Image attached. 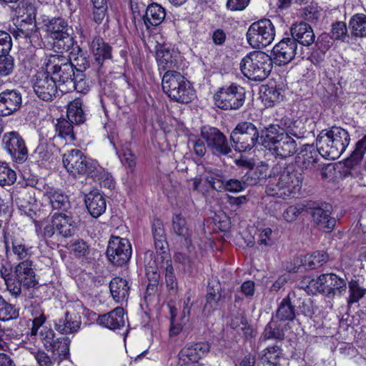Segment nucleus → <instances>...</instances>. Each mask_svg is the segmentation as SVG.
<instances>
[{
  "label": "nucleus",
  "instance_id": "1",
  "mask_svg": "<svg viewBox=\"0 0 366 366\" xmlns=\"http://www.w3.org/2000/svg\"><path fill=\"white\" fill-rule=\"evenodd\" d=\"M272 179L266 187L268 196L286 199L298 192L302 187L304 175L293 164L274 165L270 172Z\"/></svg>",
  "mask_w": 366,
  "mask_h": 366
},
{
  "label": "nucleus",
  "instance_id": "2",
  "mask_svg": "<svg viewBox=\"0 0 366 366\" xmlns=\"http://www.w3.org/2000/svg\"><path fill=\"white\" fill-rule=\"evenodd\" d=\"M350 142V135L347 130L337 126L322 129L316 138V144L322 152V157L328 159L339 158Z\"/></svg>",
  "mask_w": 366,
  "mask_h": 366
},
{
  "label": "nucleus",
  "instance_id": "3",
  "mask_svg": "<svg viewBox=\"0 0 366 366\" xmlns=\"http://www.w3.org/2000/svg\"><path fill=\"white\" fill-rule=\"evenodd\" d=\"M262 145L275 158L285 159L297 152V143L289 134L279 130L273 124L262 130Z\"/></svg>",
  "mask_w": 366,
  "mask_h": 366
},
{
  "label": "nucleus",
  "instance_id": "4",
  "mask_svg": "<svg viewBox=\"0 0 366 366\" xmlns=\"http://www.w3.org/2000/svg\"><path fill=\"white\" fill-rule=\"evenodd\" d=\"M162 85L164 92L174 102L188 104L195 98V91L190 81L177 71H167Z\"/></svg>",
  "mask_w": 366,
  "mask_h": 366
},
{
  "label": "nucleus",
  "instance_id": "5",
  "mask_svg": "<svg viewBox=\"0 0 366 366\" xmlns=\"http://www.w3.org/2000/svg\"><path fill=\"white\" fill-rule=\"evenodd\" d=\"M240 69L249 79L263 81L272 69V57L261 51H251L242 59Z\"/></svg>",
  "mask_w": 366,
  "mask_h": 366
},
{
  "label": "nucleus",
  "instance_id": "6",
  "mask_svg": "<svg viewBox=\"0 0 366 366\" xmlns=\"http://www.w3.org/2000/svg\"><path fill=\"white\" fill-rule=\"evenodd\" d=\"M7 290L17 297L21 293V287L25 288L35 287L38 285L33 264L28 259L19 262L14 269L13 274H7L4 277Z\"/></svg>",
  "mask_w": 366,
  "mask_h": 366
},
{
  "label": "nucleus",
  "instance_id": "7",
  "mask_svg": "<svg viewBox=\"0 0 366 366\" xmlns=\"http://www.w3.org/2000/svg\"><path fill=\"white\" fill-rule=\"evenodd\" d=\"M46 26L56 52L63 53L72 48L75 43L73 29L69 26L66 19L61 17L52 18Z\"/></svg>",
  "mask_w": 366,
  "mask_h": 366
},
{
  "label": "nucleus",
  "instance_id": "8",
  "mask_svg": "<svg viewBox=\"0 0 366 366\" xmlns=\"http://www.w3.org/2000/svg\"><path fill=\"white\" fill-rule=\"evenodd\" d=\"M46 71L59 87L67 88L75 78L74 66L71 59L64 55H50L45 62Z\"/></svg>",
  "mask_w": 366,
  "mask_h": 366
},
{
  "label": "nucleus",
  "instance_id": "9",
  "mask_svg": "<svg viewBox=\"0 0 366 366\" xmlns=\"http://www.w3.org/2000/svg\"><path fill=\"white\" fill-rule=\"evenodd\" d=\"M260 137L257 127L249 122H241L230 134L232 146L235 151H250L258 143Z\"/></svg>",
  "mask_w": 366,
  "mask_h": 366
},
{
  "label": "nucleus",
  "instance_id": "10",
  "mask_svg": "<svg viewBox=\"0 0 366 366\" xmlns=\"http://www.w3.org/2000/svg\"><path fill=\"white\" fill-rule=\"evenodd\" d=\"M244 87L236 83L225 85L214 94V104L223 110H238L246 100Z\"/></svg>",
  "mask_w": 366,
  "mask_h": 366
},
{
  "label": "nucleus",
  "instance_id": "11",
  "mask_svg": "<svg viewBox=\"0 0 366 366\" xmlns=\"http://www.w3.org/2000/svg\"><path fill=\"white\" fill-rule=\"evenodd\" d=\"M247 40L254 49L269 45L275 36V27L269 19H262L252 23L247 31Z\"/></svg>",
  "mask_w": 366,
  "mask_h": 366
},
{
  "label": "nucleus",
  "instance_id": "12",
  "mask_svg": "<svg viewBox=\"0 0 366 366\" xmlns=\"http://www.w3.org/2000/svg\"><path fill=\"white\" fill-rule=\"evenodd\" d=\"M64 167L73 176L90 174L93 176L97 169V162L88 158L79 149H71L63 155Z\"/></svg>",
  "mask_w": 366,
  "mask_h": 366
},
{
  "label": "nucleus",
  "instance_id": "13",
  "mask_svg": "<svg viewBox=\"0 0 366 366\" xmlns=\"http://www.w3.org/2000/svg\"><path fill=\"white\" fill-rule=\"evenodd\" d=\"M306 212L312 217V222L320 229L331 231L336 224V219L331 217L332 206L326 202L307 201Z\"/></svg>",
  "mask_w": 366,
  "mask_h": 366
},
{
  "label": "nucleus",
  "instance_id": "14",
  "mask_svg": "<svg viewBox=\"0 0 366 366\" xmlns=\"http://www.w3.org/2000/svg\"><path fill=\"white\" fill-rule=\"evenodd\" d=\"M309 284L328 297L341 295L347 289L345 280L333 273L322 274L317 280H311Z\"/></svg>",
  "mask_w": 366,
  "mask_h": 366
},
{
  "label": "nucleus",
  "instance_id": "15",
  "mask_svg": "<svg viewBox=\"0 0 366 366\" xmlns=\"http://www.w3.org/2000/svg\"><path fill=\"white\" fill-rule=\"evenodd\" d=\"M108 259L114 265L122 267L126 264L132 256V246L125 238L112 236L107 249Z\"/></svg>",
  "mask_w": 366,
  "mask_h": 366
},
{
  "label": "nucleus",
  "instance_id": "16",
  "mask_svg": "<svg viewBox=\"0 0 366 366\" xmlns=\"http://www.w3.org/2000/svg\"><path fill=\"white\" fill-rule=\"evenodd\" d=\"M201 136L213 154L225 156L232 152L226 136L219 129L204 127L201 130Z\"/></svg>",
  "mask_w": 366,
  "mask_h": 366
},
{
  "label": "nucleus",
  "instance_id": "17",
  "mask_svg": "<svg viewBox=\"0 0 366 366\" xmlns=\"http://www.w3.org/2000/svg\"><path fill=\"white\" fill-rule=\"evenodd\" d=\"M2 142L5 149L14 162L21 164L27 159V147L24 139L17 132L12 131L5 133Z\"/></svg>",
  "mask_w": 366,
  "mask_h": 366
},
{
  "label": "nucleus",
  "instance_id": "18",
  "mask_svg": "<svg viewBox=\"0 0 366 366\" xmlns=\"http://www.w3.org/2000/svg\"><path fill=\"white\" fill-rule=\"evenodd\" d=\"M58 86L47 71L38 72L34 76V91L37 97L44 101H52L57 93Z\"/></svg>",
  "mask_w": 366,
  "mask_h": 366
},
{
  "label": "nucleus",
  "instance_id": "19",
  "mask_svg": "<svg viewBox=\"0 0 366 366\" xmlns=\"http://www.w3.org/2000/svg\"><path fill=\"white\" fill-rule=\"evenodd\" d=\"M297 44L290 37L282 39L272 50V63L282 66L290 63L297 54Z\"/></svg>",
  "mask_w": 366,
  "mask_h": 366
},
{
  "label": "nucleus",
  "instance_id": "20",
  "mask_svg": "<svg viewBox=\"0 0 366 366\" xmlns=\"http://www.w3.org/2000/svg\"><path fill=\"white\" fill-rule=\"evenodd\" d=\"M209 350V345L202 342L188 345L179 353V364L181 366H189L198 361Z\"/></svg>",
  "mask_w": 366,
  "mask_h": 366
},
{
  "label": "nucleus",
  "instance_id": "21",
  "mask_svg": "<svg viewBox=\"0 0 366 366\" xmlns=\"http://www.w3.org/2000/svg\"><path fill=\"white\" fill-rule=\"evenodd\" d=\"M22 96L18 89H6L0 92V116L7 117L21 107Z\"/></svg>",
  "mask_w": 366,
  "mask_h": 366
},
{
  "label": "nucleus",
  "instance_id": "22",
  "mask_svg": "<svg viewBox=\"0 0 366 366\" xmlns=\"http://www.w3.org/2000/svg\"><path fill=\"white\" fill-rule=\"evenodd\" d=\"M322 152L319 147H316L313 144H304L296 157V162L300 167V171L312 170L316 167Z\"/></svg>",
  "mask_w": 366,
  "mask_h": 366
},
{
  "label": "nucleus",
  "instance_id": "23",
  "mask_svg": "<svg viewBox=\"0 0 366 366\" xmlns=\"http://www.w3.org/2000/svg\"><path fill=\"white\" fill-rule=\"evenodd\" d=\"M290 34L292 39L295 42L305 46H309L315 43V35L312 26L306 23L301 21L292 25L290 27Z\"/></svg>",
  "mask_w": 366,
  "mask_h": 366
},
{
  "label": "nucleus",
  "instance_id": "24",
  "mask_svg": "<svg viewBox=\"0 0 366 366\" xmlns=\"http://www.w3.org/2000/svg\"><path fill=\"white\" fill-rule=\"evenodd\" d=\"M54 214V227L58 234L68 238L76 232L77 225L71 216L64 212H56Z\"/></svg>",
  "mask_w": 366,
  "mask_h": 366
},
{
  "label": "nucleus",
  "instance_id": "25",
  "mask_svg": "<svg viewBox=\"0 0 366 366\" xmlns=\"http://www.w3.org/2000/svg\"><path fill=\"white\" fill-rule=\"evenodd\" d=\"M152 234L154 240V247L157 253V257L154 259V263H155L157 260L159 261L160 256L169 255L165 230L162 222L159 219H155L153 221Z\"/></svg>",
  "mask_w": 366,
  "mask_h": 366
},
{
  "label": "nucleus",
  "instance_id": "26",
  "mask_svg": "<svg viewBox=\"0 0 366 366\" xmlns=\"http://www.w3.org/2000/svg\"><path fill=\"white\" fill-rule=\"evenodd\" d=\"M97 322L110 330L120 329L125 325L124 310L118 307L107 314L99 315Z\"/></svg>",
  "mask_w": 366,
  "mask_h": 366
},
{
  "label": "nucleus",
  "instance_id": "27",
  "mask_svg": "<svg viewBox=\"0 0 366 366\" xmlns=\"http://www.w3.org/2000/svg\"><path fill=\"white\" fill-rule=\"evenodd\" d=\"M166 11L164 7L157 3H152L147 6L142 20L147 29L152 26H159L165 19Z\"/></svg>",
  "mask_w": 366,
  "mask_h": 366
},
{
  "label": "nucleus",
  "instance_id": "28",
  "mask_svg": "<svg viewBox=\"0 0 366 366\" xmlns=\"http://www.w3.org/2000/svg\"><path fill=\"white\" fill-rule=\"evenodd\" d=\"M44 197L54 210L56 209L63 212L71 207L68 196L59 189L49 187L46 189Z\"/></svg>",
  "mask_w": 366,
  "mask_h": 366
},
{
  "label": "nucleus",
  "instance_id": "29",
  "mask_svg": "<svg viewBox=\"0 0 366 366\" xmlns=\"http://www.w3.org/2000/svg\"><path fill=\"white\" fill-rule=\"evenodd\" d=\"M80 317H77L67 311L61 317L55 321L54 327L56 330L61 334H72L76 332L81 326Z\"/></svg>",
  "mask_w": 366,
  "mask_h": 366
},
{
  "label": "nucleus",
  "instance_id": "30",
  "mask_svg": "<svg viewBox=\"0 0 366 366\" xmlns=\"http://www.w3.org/2000/svg\"><path fill=\"white\" fill-rule=\"evenodd\" d=\"M269 166L267 164L261 162L255 168H252L243 177L244 184L248 186L261 184L266 182L267 178L270 180L272 177L269 176Z\"/></svg>",
  "mask_w": 366,
  "mask_h": 366
},
{
  "label": "nucleus",
  "instance_id": "31",
  "mask_svg": "<svg viewBox=\"0 0 366 366\" xmlns=\"http://www.w3.org/2000/svg\"><path fill=\"white\" fill-rule=\"evenodd\" d=\"M295 292L289 293L288 295L283 298L279 304L278 307L274 317L277 321H292L296 317L295 306L292 302V299L295 297Z\"/></svg>",
  "mask_w": 366,
  "mask_h": 366
},
{
  "label": "nucleus",
  "instance_id": "32",
  "mask_svg": "<svg viewBox=\"0 0 366 366\" xmlns=\"http://www.w3.org/2000/svg\"><path fill=\"white\" fill-rule=\"evenodd\" d=\"M84 201L89 212L94 218L100 217L106 210V199L97 191L90 192L86 194Z\"/></svg>",
  "mask_w": 366,
  "mask_h": 366
},
{
  "label": "nucleus",
  "instance_id": "33",
  "mask_svg": "<svg viewBox=\"0 0 366 366\" xmlns=\"http://www.w3.org/2000/svg\"><path fill=\"white\" fill-rule=\"evenodd\" d=\"M109 290L114 300L117 303L122 304L128 299L130 286L127 280L115 277L110 281Z\"/></svg>",
  "mask_w": 366,
  "mask_h": 366
},
{
  "label": "nucleus",
  "instance_id": "34",
  "mask_svg": "<svg viewBox=\"0 0 366 366\" xmlns=\"http://www.w3.org/2000/svg\"><path fill=\"white\" fill-rule=\"evenodd\" d=\"M179 54L174 49L162 48L157 51V61L159 69L167 71L177 68Z\"/></svg>",
  "mask_w": 366,
  "mask_h": 366
},
{
  "label": "nucleus",
  "instance_id": "35",
  "mask_svg": "<svg viewBox=\"0 0 366 366\" xmlns=\"http://www.w3.org/2000/svg\"><path fill=\"white\" fill-rule=\"evenodd\" d=\"M154 265H158L159 269H164L165 270V282L167 288L175 292L177 290V281L174 274V269L172 264V259L169 255H162L159 257V261H156Z\"/></svg>",
  "mask_w": 366,
  "mask_h": 366
},
{
  "label": "nucleus",
  "instance_id": "36",
  "mask_svg": "<svg viewBox=\"0 0 366 366\" xmlns=\"http://www.w3.org/2000/svg\"><path fill=\"white\" fill-rule=\"evenodd\" d=\"M221 287L219 283L212 285L208 284L207 293L206 295V303L203 308V313L206 315L212 314L218 307L222 298L220 293Z\"/></svg>",
  "mask_w": 366,
  "mask_h": 366
},
{
  "label": "nucleus",
  "instance_id": "37",
  "mask_svg": "<svg viewBox=\"0 0 366 366\" xmlns=\"http://www.w3.org/2000/svg\"><path fill=\"white\" fill-rule=\"evenodd\" d=\"M69 59L74 66L75 72H84L89 67L88 54L79 45H74L70 49Z\"/></svg>",
  "mask_w": 366,
  "mask_h": 366
},
{
  "label": "nucleus",
  "instance_id": "38",
  "mask_svg": "<svg viewBox=\"0 0 366 366\" xmlns=\"http://www.w3.org/2000/svg\"><path fill=\"white\" fill-rule=\"evenodd\" d=\"M285 337V334L284 327L278 322L277 320L274 319V317H272L271 320L264 327L261 335L260 340L262 341L273 340L278 342L283 341Z\"/></svg>",
  "mask_w": 366,
  "mask_h": 366
},
{
  "label": "nucleus",
  "instance_id": "39",
  "mask_svg": "<svg viewBox=\"0 0 366 366\" xmlns=\"http://www.w3.org/2000/svg\"><path fill=\"white\" fill-rule=\"evenodd\" d=\"M92 50L96 61L99 65H102L105 59L112 58V47L99 36H95L93 39Z\"/></svg>",
  "mask_w": 366,
  "mask_h": 366
},
{
  "label": "nucleus",
  "instance_id": "40",
  "mask_svg": "<svg viewBox=\"0 0 366 366\" xmlns=\"http://www.w3.org/2000/svg\"><path fill=\"white\" fill-rule=\"evenodd\" d=\"M301 122H293L290 119L282 120L280 124H274L276 128L285 134H289L290 138L300 139L305 137L306 130L303 127H300Z\"/></svg>",
  "mask_w": 366,
  "mask_h": 366
},
{
  "label": "nucleus",
  "instance_id": "41",
  "mask_svg": "<svg viewBox=\"0 0 366 366\" xmlns=\"http://www.w3.org/2000/svg\"><path fill=\"white\" fill-rule=\"evenodd\" d=\"M67 118L74 124H80L86 121V115L82 109V101L75 99L67 108Z\"/></svg>",
  "mask_w": 366,
  "mask_h": 366
},
{
  "label": "nucleus",
  "instance_id": "42",
  "mask_svg": "<svg viewBox=\"0 0 366 366\" xmlns=\"http://www.w3.org/2000/svg\"><path fill=\"white\" fill-rule=\"evenodd\" d=\"M365 152L366 135L356 143L355 149L352 151L350 156L345 159V166L349 168H352L357 165L362 161Z\"/></svg>",
  "mask_w": 366,
  "mask_h": 366
},
{
  "label": "nucleus",
  "instance_id": "43",
  "mask_svg": "<svg viewBox=\"0 0 366 366\" xmlns=\"http://www.w3.org/2000/svg\"><path fill=\"white\" fill-rule=\"evenodd\" d=\"M352 34L357 37L366 36V15L357 14L352 16L349 22Z\"/></svg>",
  "mask_w": 366,
  "mask_h": 366
},
{
  "label": "nucleus",
  "instance_id": "44",
  "mask_svg": "<svg viewBox=\"0 0 366 366\" xmlns=\"http://www.w3.org/2000/svg\"><path fill=\"white\" fill-rule=\"evenodd\" d=\"M329 260V255L324 251H315L305 257V265L311 269L324 265Z\"/></svg>",
  "mask_w": 366,
  "mask_h": 366
},
{
  "label": "nucleus",
  "instance_id": "45",
  "mask_svg": "<svg viewBox=\"0 0 366 366\" xmlns=\"http://www.w3.org/2000/svg\"><path fill=\"white\" fill-rule=\"evenodd\" d=\"M35 226L39 237L44 239L51 237L56 232V227H54V214L51 219L36 222Z\"/></svg>",
  "mask_w": 366,
  "mask_h": 366
},
{
  "label": "nucleus",
  "instance_id": "46",
  "mask_svg": "<svg viewBox=\"0 0 366 366\" xmlns=\"http://www.w3.org/2000/svg\"><path fill=\"white\" fill-rule=\"evenodd\" d=\"M19 309L8 302L0 295V320L8 321L19 317Z\"/></svg>",
  "mask_w": 366,
  "mask_h": 366
},
{
  "label": "nucleus",
  "instance_id": "47",
  "mask_svg": "<svg viewBox=\"0 0 366 366\" xmlns=\"http://www.w3.org/2000/svg\"><path fill=\"white\" fill-rule=\"evenodd\" d=\"M262 360L269 366H280L279 360L282 355V349L278 345L268 347L263 350Z\"/></svg>",
  "mask_w": 366,
  "mask_h": 366
},
{
  "label": "nucleus",
  "instance_id": "48",
  "mask_svg": "<svg viewBox=\"0 0 366 366\" xmlns=\"http://www.w3.org/2000/svg\"><path fill=\"white\" fill-rule=\"evenodd\" d=\"M69 342L67 337L57 338L48 351L58 355L60 360L66 359L69 354Z\"/></svg>",
  "mask_w": 366,
  "mask_h": 366
},
{
  "label": "nucleus",
  "instance_id": "49",
  "mask_svg": "<svg viewBox=\"0 0 366 366\" xmlns=\"http://www.w3.org/2000/svg\"><path fill=\"white\" fill-rule=\"evenodd\" d=\"M16 180V174L8 164L0 162V185L10 186Z\"/></svg>",
  "mask_w": 366,
  "mask_h": 366
},
{
  "label": "nucleus",
  "instance_id": "50",
  "mask_svg": "<svg viewBox=\"0 0 366 366\" xmlns=\"http://www.w3.org/2000/svg\"><path fill=\"white\" fill-rule=\"evenodd\" d=\"M89 88V83L85 79V74L84 72H76L75 78L72 80L71 84L69 85L67 88H64L66 92L71 90V89H75L79 93H86Z\"/></svg>",
  "mask_w": 366,
  "mask_h": 366
},
{
  "label": "nucleus",
  "instance_id": "51",
  "mask_svg": "<svg viewBox=\"0 0 366 366\" xmlns=\"http://www.w3.org/2000/svg\"><path fill=\"white\" fill-rule=\"evenodd\" d=\"M73 124L74 123L69 119H58L57 123L55 125L56 132L57 133L58 137L62 138H66L69 137L71 139H74Z\"/></svg>",
  "mask_w": 366,
  "mask_h": 366
},
{
  "label": "nucleus",
  "instance_id": "52",
  "mask_svg": "<svg viewBox=\"0 0 366 366\" xmlns=\"http://www.w3.org/2000/svg\"><path fill=\"white\" fill-rule=\"evenodd\" d=\"M348 287L350 295L347 303L349 305L357 302L365 295L366 290L360 287L357 281H350Z\"/></svg>",
  "mask_w": 366,
  "mask_h": 366
},
{
  "label": "nucleus",
  "instance_id": "53",
  "mask_svg": "<svg viewBox=\"0 0 366 366\" xmlns=\"http://www.w3.org/2000/svg\"><path fill=\"white\" fill-rule=\"evenodd\" d=\"M14 70V58L7 54L0 55V76L4 77L10 75Z\"/></svg>",
  "mask_w": 366,
  "mask_h": 366
},
{
  "label": "nucleus",
  "instance_id": "54",
  "mask_svg": "<svg viewBox=\"0 0 366 366\" xmlns=\"http://www.w3.org/2000/svg\"><path fill=\"white\" fill-rule=\"evenodd\" d=\"M306 211L305 204L300 205H292L288 207L283 212L282 217L285 220L292 222L297 219L298 216Z\"/></svg>",
  "mask_w": 366,
  "mask_h": 366
},
{
  "label": "nucleus",
  "instance_id": "55",
  "mask_svg": "<svg viewBox=\"0 0 366 366\" xmlns=\"http://www.w3.org/2000/svg\"><path fill=\"white\" fill-rule=\"evenodd\" d=\"M147 269L149 271V272L154 273V280H152V282H149L147 288V292L151 295L152 293L154 292L157 289L160 277L159 266L154 265L153 261H150L147 266Z\"/></svg>",
  "mask_w": 366,
  "mask_h": 366
},
{
  "label": "nucleus",
  "instance_id": "56",
  "mask_svg": "<svg viewBox=\"0 0 366 366\" xmlns=\"http://www.w3.org/2000/svg\"><path fill=\"white\" fill-rule=\"evenodd\" d=\"M263 95L266 102L274 104L282 99V89L276 86H267L263 91Z\"/></svg>",
  "mask_w": 366,
  "mask_h": 366
},
{
  "label": "nucleus",
  "instance_id": "57",
  "mask_svg": "<svg viewBox=\"0 0 366 366\" xmlns=\"http://www.w3.org/2000/svg\"><path fill=\"white\" fill-rule=\"evenodd\" d=\"M172 228L174 232L179 236H186L187 234L188 228L186 219L179 214L173 216Z\"/></svg>",
  "mask_w": 366,
  "mask_h": 366
},
{
  "label": "nucleus",
  "instance_id": "58",
  "mask_svg": "<svg viewBox=\"0 0 366 366\" xmlns=\"http://www.w3.org/2000/svg\"><path fill=\"white\" fill-rule=\"evenodd\" d=\"M51 144L41 142L34 150V155L40 160L47 161L51 157Z\"/></svg>",
  "mask_w": 366,
  "mask_h": 366
},
{
  "label": "nucleus",
  "instance_id": "59",
  "mask_svg": "<svg viewBox=\"0 0 366 366\" xmlns=\"http://www.w3.org/2000/svg\"><path fill=\"white\" fill-rule=\"evenodd\" d=\"M119 157L123 164L127 166L131 171H133L136 166L134 155L131 150L126 148L119 154Z\"/></svg>",
  "mask_w": 366,
  "mask_h": 366
},
{
  "label": "nucleus",
  "instance_id": "60",
  "mask_svg": "<svg viewBox=\"0 0 366 366\" xmlns=\"http://www.w3.org/2000/svg\"><path fill=\"white\" fill-rule=\"evenodd\" d=\"M12 47V41L10 34L0 31V55L7 54Z\"/></svg>",
  "mask_w": 366,
  "mask_h": 366
},
{
  "label": "nucleus",
  "instance_id": "61",
  "mask_svg": "<svg viewBox=\"0 0 366 366\" xmlns=\"http://www.w3.org/2000/svg\"><path fill=\"white\" fill-rule=\"evenodd\" d=\"M71 248L76 257H85L89 253V247L83 239H79L71 245Z\"/></svg>",
  "mask_w": 366,
  "mask_h": 366
},
{
  "label": "nucleus",
  "instance_id": "62",
  "mask_svg": "<svg viewBox=\"0 0 366 366\" xmlns=\"http://www.w3.org/2000/svg\"><path fill=\"white\" fill-rule=\"evenodd\" d=\"M272 230L267 227L260 232L257 244L261 246L270 247L274 244V239L272 237Z\"/></svg>",
  "mask_w": 366,
  "mask_h": 366
},
{
  "label": "nucleus",
  "instance_id": "63",
  "mask_svg": "<svg viewBox=\"0 0 366 366\" xmlns=\"http://www.w3.org/2000/svg\"><path fill=\"white\" fill-rule=\"evenodd\" d=\"M347 26L342 21H337L335 24H332V38L335 39H342L346 36L347 34Z\"/></svg>",
  "mask_w": 366,
  "mask_h": 366
},
{
  "label": "nucleus",
  "instance_id": "64",
  "mask_svg": "<svg viewBox=\"0 0 366 366\" xmlns=\"http://www.w3.org/2000/svg\"><path fill=\"white\" fill-rule=\"evenodd\" d=\"M30 247H26L21 242H12V250L19 259H24L27 257L29 254Z\"/></svg>",
  "mask_w": 366,
  "mask_h": 366
}]
</instances>
